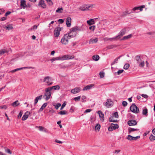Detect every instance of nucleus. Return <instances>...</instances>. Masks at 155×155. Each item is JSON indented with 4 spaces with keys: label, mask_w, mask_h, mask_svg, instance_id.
Instances as JSON below:
<instances>
[{
    "label": "nucleus",
    "mask_w": 155,
    "mask_h": 155,
    "mask_svg": "<svg viewBox=\"0 0 155 155\" xmlns=\"http://www.w3.org/2000/svg\"><path fill=\"white\" fill-rule=\"evenodd\" d=\"M97 113L99 115L100 120L101 121L103 122L104 120V114L101 110L98 111Z\"/></svg>",
    "instance_id": "dca6fc26"
},
{
    "label": "nucleus",
    "mask_w": 155,
    "mask_h": 155,
    "mask_svg": "<svg viewBox=\"0 0 155 155\" xmlns=\"http://www.w3.org/2000/svg\"><path fill=\"white\" fill-rule=\"evenodd\" d=\"M92 58L94 61H97L99 60L100 57L97 55H95L92 56Z\"/></svg>",
    "instance_id": "473e14b6"
},
{
    "label": "nucleus",
    "mask_w": 155,
    "mask_h": 155,
    "mask_svg": "<svg viewBox=\"0 0 155 155\" xmlns=\"http://www.w3.org/2000/svg\"><path fill=\"white\" fill-rule=\"evenodd\" d=\"M87 22L89 25H93L95 23V21L94 19H90V20H87Z\"/></svg>",
    "instance_id": "a878e982"
},
{
    "label": "nucleus",
    "mask_w": 155,
    "mask_h": 155,
    "mask_svg": "<svg viewBox=\"0 0 155 155\" xmlns=\"http://www.w3.org/2000/svg\"><path fill=\"white\" fill-rule=\"evenodd\" d=\"M47 105V103H44L41 106V107L39 110V111H42L46 107Z\"/></svg>",
    "instance_id": "2f4dec72"
},
{
    "label": "nucleus",
    "mask_w": 155,
    "mask_h": 155,
    "mask_svg": "<svg viewBox=\"0 0 155 155\" xmlns=\"http://www.w3.org/2000/svg\"><path fill=\"white\" fill-rule=\"evenodd\" d=\"M19 104V103L18 101H16L14 102H13L12 104V105L14 107H15L17 106Z\"/></svg>",
    "instance_id": "72a5a7b5"
},
{
    "label": "nucleus",
    "mask_w": 155,
    "mask_h": 155,
    "mask_svg": "<svg viewBox=\"0 0 155 155\" xmlns=\"http://www.w3.org/2000/svg\"><path fill=\"white\" fill-rule=\"evenodd\" d=\"M109 39H110V41H112L114 40L116 41L118 39H119V38H118L117 37V36L112 38H110Z\"/></svg>",
    "instance_id": "79ce46f5"
},
{
    "label": "nucleus",
    "mask_w": 155,
    "mask_h": 155,
    "mask_svg": "<svg viewBox=\"0 0 155 155\" xmlns=\"http://www.w3.org/2000/svg\"><path fill=\"white\" fill-rule=\"evenodd\" d=\"M98 41V39L97 38L91 39L90 41V44H93L96 43Z\"/></svg>",
    "instance_id": "c756f323"
},
{
    "label": "nucleus",
    "mask_w": 155,
    "mask_h": 155,
    "mask_svg": "<svg viewBox=\"0 0 155 155\" xmlns=\"http://www.w3.org/2000/svg\"><path fill=\"white\" fill-rule=\"evenodd\" d=\"M118 127L119 126L117 124H114L112 123L111 124L110 126L108 127V130L111 131L117 129Z\"/></svg>",
    "instance_id": "1a4fd4ad"
},
{
    "label": "nucleus",
    "mask_w": 155,
    "mask_h": 155,
    "mask_svg": "<svg viewBox=\"0 0 155 155\" xmlns=\"http://www.w3.org/2000/svg\"><path fill=\"white\" fill-rule=\"evenodd\" d=\"M55 142L57 143H61V144L62 143H63V142L60 141L59 140H58L57 139H56L55 140Z\"/></svg>",
    "instance_id": "e2e57ef3"
},
{
    "label": "nucleus",
    "mask_w": 155,
    "mask_h": 155,
    "mask_svg": "<svg viewBox=\"0 0 155 155\" xmlns=\"http://www.w3.org/2000/svg\"><path fill=\"white\" fill-rule=\"evenodd\" d=\"M38 5L39 6H40L43 8H46V4L45 3L44 1L42 0H40L38 4Z\"/></svg>",
    "instance_id": "412c9836"
},
{
    "label": "nucleus",
    "mask_w": 155,
    "mask_h": 155,
    "mask_svg": "<svg viewBox=\"0 0 155 155\" xmlns=\"http://www.w3.org/2000/svg\"><path fill=\"white\" fill-rule=\"evenodd\" d=\"M95 5L94 4L84 5L79 8V9L82 11L91 10L93 8H95Z\"/></svg>",
    "instance_id": "7ed1b4c3"
},
{
    "label": "nucleus",
    "mask_w": 155,
    "mask_h": 155,
    "mask_svg": "<svg viewBox=\"0 0 155 155\" xmlns=\"http://www.w3.org/2000/svg\"><path fill=\"white\" fill-rule=\"evenodd\" d=\"M127 124L129 126H134L137 124V122L134 120H130L128 121Z\"/></svg>",
    "instance_id": "2eb2a0df"
},
{
    "label": "nucleus",
    "mask_w": 155,
    "mask_h": 155,
    "mask_svg": "<svg viewBox=\"0 0 155 155\" xmlns=\"http://www.w3.org/2000/svg\"><path fill=\"white\" fill-rule=\"evenodd\" d=\"M22 111H20L19 114L18 115V119H19L20 118L22 115Z\"/></svg>",
    "instance_id": "864d4df0"
},
{
    "label": "nucleus",
    "mask_w": 155,
    "mask_h": 155,
    "mask_svg": "<svg viewBox=\"0 0 155 155\" xmlns=\"http://www.w3.org/2000/svg\"><path fill=\"white\" fill-rule=\"evenodd\" d=\"M80 91L81 89L80 88L77 87L72 89L71 91V92L72 94H75L79 92Z\"/></svg>",
    "instance_id": "aec40b11"
},
{
    "label": "nucleus",
    "mask_w": 155,
    "mask_h": 155,
    "mask_svg": "<svg viewBox=\"0 0 155 155\" xmlns=\"http://www.w3.org/2000/svg\"><path fill=\"white\" fill-rule=\"evenodd\" d=\"M139 130L138 129H135L130 127L128 128V131L129 133H130L132 132L135 131H139Z\"/></svg>",
    "instance_id": "c85d7f7f"
},
{
    "label": "nucleus",
    "mask_w": 155,
    "mask_h": 155,
    "mask_svg": "<svg viewBox=\"0 0 155 155\" xmlns=\"http://www.w3.org/2000/svg\"><path fill=\"white\" fill-rule=\"evenodd\" d=\"M42 95H41L39 96H37L35 99L34 101V105H35L38 102L39 100H41L42 98Z\"/></svg>",
    "instance_id": "393cba45"
},
{
    "label": "nucleus",
    "mask_w": 155,
    "mask_h": 155,
    "mask_svg": "<svg viewBox=\"0 0 155 155\" xmlns=\"http://www.w3.org/2000/svg\"><path fill=\"white\" fill-rule=\"evenodd\" d=\"M81 99V96H79L77 97H74V100L76 101H79Z\"/></svg>",
    "instance_id": "8fccbe9b"
},
{
    "label": "nucleus",
    "mask_w": 155,
    "mask_h": 155,
    "mask_svg": "<svg viewBox=\"0 0 155 155\" xmlns=\"http://www.w3.org/2000/svg\"><path fill=\"white\" fill-rule=\"evenodd\" d=\"M126 31V29L125 28L122 29L118 33L117 37L120 39L125 34Z\"/></svg>",
    "instance_id": "9d476101"
},
{
    "label": "nucleus",
    "mask_w": 155,
    "mask_h": 155,
    "mask_svg": "<svg viewBox=\"0 0 155 155\" xmlns=\"http://www.w3.org/2000/svg\"><path fill=\"white\" fill-rule=\"evenodd\" d=\"M58 114L60 115H65L68 114V112L66 110L61 111L58 113Z\"/></svg>",
    "instance_id": "f704fd0d"
},
{
    "label": "nucleus",
    "mask_w": 155,
    "mask_h": 155,
    "mask_svg": "<svg viewBox=\"0 0 155 155\" xmlns=\"http://www.w3.org/2000/svg\"><path fill=\"white\" fill-rule=\"evenodd\" d=\"M81 31V28L78 26H75L70 29V31L67 34L69 35V36L71 38L75 37L77 35V31Z\"/></svg>",
    "instance_id": "f257e3e1"
},
{
    "label": "nucleus",
    "mask_w": 155,
    "mask_h": 155,
    "mask_svg": "<svg viewBox=\"0 0 155 155\" xmlns=\"http://www.w3.org/2000/svg\"><path fill=\"white\" fill-rule=\"evenodd\" d=\"M124 71V70L123 69L122 70H119L116 73H117V75H119L121 73H122L123 71Z\"/></svg>",
    "instance_id": "3c124183"
},
{
    "label": "nucleus",
    "mask_w": 155,
    "mask_h": 155,
    "mask_svg": "<svg viewBox=\"0 0 155 155\" xmlns=\"http://www.w3.org/2000/svg\"><path fill=\"white\" fill-rule=\"evenodd\" d=\"M20 6L21 8L25 9L27 7L26 1L25 0H21L20 2Z\"/></svg>",
    "instance_id": "a211bd4d"
},
{
    "label": "nucleus",
    "mask_w": 155,
    "mask_h": 155,
    "mask_svg": "<svg viewBox=\"0 0 155 155\" xmlns=\"http://www.w3.org/2000/svg\"><path fill=\"white\" fill-rule=\"evenodd\" d=\"M8 51L7 50L3 49H1L0 50V55H2L5 53H8Z\"/></svg>",
    "instance_id": "cd10ccee"
},
{
    "label": "nucleus",
    "mask_w": 155,
    "mask_h": 155,
    "mask_svg": "<svg viewBox=\"0 0 155 155\" xmlns=\"http://www.w3.org/2000/svg\"><path fill=\"white\" fill-rule=\"evenodd\" d=\"M140 138V136H137L135 137H133L130 135H128L127 137V139L130 140H136Z\"/></svg>",
    "instance_id": "4468645a"
},
{
    "label": "nucleus",
    "mask_w": 155,
    "mask_h": 155,
    "mask_svg": "<svg viewBox=\"0 0 155 155\" xmlns=\"http://www.w3.org/2000/svg\"><path fill=\"white\" fill-rule=\"evenodd\" d=\"M74 58L72 56L69 55H64L60 56L56 58H54L50 59L51 63L53 62L54 61L57 60L64 61L65 60H69L72 59Z\"/></svg>",
    "instance_id": "f03ea898"
},
{
    "label": "nucleus",
    "mask_w": 155,
    "mask_h": 155,
    "mask_svg": "<svg viewBox=\"0 0 155 155\" xmlns=\"http://www.w3.org/2000/svg\"><path fill=\"white\" fill-rule=\"evenodd\" d=\"M61 31V28L58 27L57 28L54 30V35L56 37H58L59 36L60 32Z\"/></svg>",
    "instance_id": "ddd939ff"
},
{
    "label": "nucleus",
    "mask_w": 155,
    "mask_h": 155,
    "mask_svg": "<svg viewBox=\"0 0 155 155\" xmlns=\"http://www.w3.org/2000/svg\"><path fill=\"white\" fill-rule=\"evenodd\" d=\"M127 104V103L126 101H123L122 102V105L124 107L126 106Z\"/></svg>",
    "instance_id": "4d7b16f0"
},
{
    "label": "nucleus",
    "mask_w": 155,
    "mask_h": 155,
    "mask_svg": "<svg viewBox=\"0 0 155 155\" xmlns=\"http://www.w3.org/2000/svg\"><path fill=\"white\" fill-rule=\"evenodd\" d=\"M48 87L51 90H52L53 89H54V90H58L60 88L59 86L58 85H56Z\"/></svg>",
    "instance_id": "bb28decb"
},
{
    "label": "nucleus",
    "mask_w": 155,
    "mask_h": 155,
    "mask_svg": "<svg viewBox=\"0 0 155 155\" xmlns=\"http://www.w3.org/2000/svg\"><path fill=\"white\" fill-rule=\"evenodd\" d=\"M6 18H7L6 17H4L2 18H1V20L2 21H3L5 20L6 19Z\"/></svg>",
    "instance_id": "338daca9"
},
{
    "label": "nucleus",
    "mask_w": 155,
    "mask_h": 155,
    "mask_svg": "<svg viewBox=\"0 0 155 155\" xmlns=\"http://www.w3.org/2000/svg\"><path fill=\"white\" fill-rule=\"evenodd\" d=\"M70 38H71L69 36V35L66 34L64 35L61 38V42L63 45H67L68 42V40Z\"/></svg>",
    "instance_id": "39448f33"
},
{
    "label": "nucleus",
    "mask_w": 155,
    "mask_h": 155,
    "mask_svg": "<svg viewBox=\"0 0 155 155\" xmlns=\"http://www.w3.org/2000/svg\"><path fill=\"white\" fill-rule=\"evenodd\" d=\"M5 152L10 154H11L12 153V152L10 150L8 149H5Z\"/></svg>",
    "instance_id": "603ef678"
},
{
    "label": "nucleus",
    "mask_w": 155,
    "mask_h": 155,
    "mask_svg": "<svg viewBox=\"0 0 155 155\" xmlns=\"http://www.w3.org/2000/svg\"><path fill=\"white\" fill-rule=\"evenodd\" d=\"M130 109L132 112L135 114L138 113L139 112L138 108L135 104H133L130 106Z\"/></svg>",
    "instance_id": "6e6552de"
},
{
    "label": "nucleus",
    "mask_w": 155,
    "mask_h": 155,
    "mask_svg": "<svg viewBox=\"0 0 155 155\" xmlns=\"http://www.w3.org/2000/svg\"><path fill=\"white\" fill-rule=\"evenodd\" d=\"M53 105L55 107V109L58 110L59 107L61 106V104L60 103H57L56 104H53Z\"/></svg>",
    "instance_id": "4c0bfd02"
},
{
    "label": "nucleus",
    "mask_w": 155,
    "mask_h": 155,
    "mask_svg": "<svg viewBox=\"0 0 155 155\" xmlns=\"http://www.w3.org/2000/svg\"><path fill=\"white\" fill-rule=\"evenodd\" d=\"M46 1L49 5H51L52 4V3L51 0H46Z\"/></svg>",
    "instance_id": "13d9d810"
},
{
    "label": "nucleus",
    "mask_w": 155,
    "mask_h": 155,
    "mask_svg": "<svg viewBox=\"0 0 155 155\" xmlns=\"http://www.w3.org/2000/svg\"><path fill=\"white\" fill-rule=\"evenodd\" d=\"M91 110H92L91 109H87L86 110L84 111V113H89V112H90L91 111Z\"/></svg>",
    "instance_id": "052dcab7"
},
{
    "label": "nucleus",
    "mask_w": 155,
    "mask_h": 155,
    "mask_svg": "<svg viewBox=\"0 0 155 155\" xmlns=\"http://www.w3.org/2000/svg\"><path fill=\"white\" fill-rule=\"evenodd\" d=\"M94 86L93 84H90L85 87L83 89V91H85L89 90L91 89L92 87Z\"/></svg>",
    "instance_id": "b1692460"
},
{
    "label": "nucleus",
    "mask_w": 155,
    "mask_h": 155,
    "mask_svg": "<svg viewBox=\"0 0 155 155\" xmlns=\"http://www.w3.org/2000/svg\"><path fill=\"white\" fill-rule=\"evenodd\" d=\"M135 60L137 63L139 67H143L144 66L145 62L144 60L142 59L140 56L137 55L136 56Z\"/></svg>",
    "instance_id": "20e7f679"
},
{
    "label": "nucleus",
    "mask_w": 155,
    "mask_h": 155,
    "mask_svg": "<svg viewBox=\"0 0 155 155\" xmlns=\"http://www.w3.org/2000/svg\"><path fill=\"white\" fill-rule=\"evenodd\" d=\"M51 91L49 87L46 88L45 89V93L43 97H46L45 100L46 101L48 100L51 97Z\"/></svg>",
    "instance_id": "423d86ee"
},
{
    "label": "nucleus",
    "mask_w": 155,
    "mask_h": 155,
    "mask_svg": "<svg viewBox=\"0 0 155 155\" xmlns=\"http://www.w3.org/2000/svg\"><path fill=\"white\" fill-rule=\"evenodd\" d=\"M145 8V5H142L138 7H135L132 10L133 11H135L134 12H136V11H137L138 10H139L140 11H143V9Z\"/></svg>",
    "instance_id": "f8f14e48"
},
{
    "label": "nucleus",
    "mask_w": 155,
    "mask_h": 155,
    "mask_svg": "<svg viewBox=\"0 0 155 155\" xmlns=\"http://www.w3.org/2000/svg\"><path fill=\"white\" fill-rule=\"evenodd\" d=\"M63 11V9L62 8H58L57 9L56 11V12L57 13H62V12Z\"/></svg>",
    "instance_id": "ea45409f"
},
{
    "label": "nucleus",
    "mask_w": 155,
    "mask_h": 155,
    "mask_svg": "<svg viewBox=\"0 0 155 155\" xmlns=\"http://www.w3.org/2000/svg\"><path fill=\"white\" fill-rule=\"evenodd\" d=\"M30 114V112L29 111H27L25 113V114L24 115L23 117L22 118V120H26L28 117L29 115Z\"/></svg>",
    "instance_id": "4be33fe9"
},
{
    "label": "nucleus",
    "mask_w": 155,
    "mask_h": 155,
    "mask_svg": "<svg viewBox=\"0 0 155 155\" xmlns=\"http://www.w3.org/2000/svg\"><path fill=\"white\" fill-rule=\"evenodd\" d=\"M66 105V103L65 102H64L63 104H62L61 107L60 108L61 110H62L63 108L65 107Z\"/></svg>",
    "instance_id": "5fc2aeb1"
},
{
    "label": "nucleus",
    "mask_w": 155,
    "mask_h": 155,
    "mask_svg": "<svg viewBox=\"0 0 155 155\" xmlns=\"http://www.w3.org/2000/svg\"><path fill=\"white\" fill-rule=\"evenodd\" d=\"M38 26V25H35L31 28L30 29H29V30L30 31H32V30L36 29L37 28Z\"/></svg>",
    "instance_id": "49530a36"
},
{
    "label": "nucleus",
    "mask_w": 155,
    "mask_h": 155,
    "mask_svg": "<svg viewBox=\"0 0 155 155\" xmlns=\"http://www.w3.org/2000/svg\"><path fill=\"white\" fill-rule=\"evenodd\" d=\"M36 127L38 128L39 130L41 131H43L45 133H47L48 131L47 129L42 126H36Z\"/></svg>",
    "instance_id": "5701e85b"
},
{
    "label": "nucleus",
    "mask_w": 155,
    "mask_h": 155,
    "mask_svg": "<svg viewBox=\"0 0 155 155\" xmlns=\"http://www.w3.org/2000/svg\"><path fill=\"white\" fill-rule=\"evenodd\" d=\"M142 114L143 115L147 116V109L145 108L143 110Z\"/></svg>",
    "instance_id": "58836bf2"
},
{
    "label": "nucleus",
    "mask_w": 155,
    "mask_h": 155,
    "mask_svg": "<svg viewBox=\"0 0 155 155\" xmlns=\"http://www.w3.org/2000/svg\"><path fill=\"white\" fill-rule=\"evenodd\" d=\"M95 28V26L94 25H93L91 26H90L89 27V29L92 30L93 31H94Z\"/></svg>",
    "instance_id": "6e6d98bb"
},
{
    "label": "nucleus",
    "mask_w": 155,
    "mask_h": 155,
    "mask_svg": "<svg viewBox=\"0 0 155 155\" xmlns=\"http://www.w3.org/2000/svg\"><path fill=\"white\" fill-rule=\"evenodd\" d=\"M132 36V35L130 34L128 35L124 36L122 39V40H125L131 38Z\"/></svg>",
    "instance_id": "7c9ffc66"
},
{
    "label": "nucleus",
    "mask_w": 155,
    "mask_h": 155,
    "mask_svg": "<svg viewBox=\"0 0 155 155\" xmlns=\"http://www.w3.org/2000/svg\"><path fill=\"white\" fill-rule=\"evenodd\" d=\"M3 28L5 29L8 31L12 30L13 29V27L12 24H8L6 25H4Z\"/></svg>",
    "instance_id": "f3484780"
},
{
    "label": "nucleus",
    "mask_w": 155,
    "mask_h": 155,
    "mask_svg": "<svg viewBox=\"0 0 155 155\" xmlns=\"http://www.w3.org/2000/svg\"><path fill=\"white\" fill-rule=\"evenodd\" d=\"M101 128V125L99 124H97L95 126V130H98L99 131Z\"/></svg>",
    "instance_id": "e433bc0d"
},
{
    "label": "nucleus",
    "mask_w": 155,
    "mask_h": 155,
    "mask_svg": "<svg viewBox=\"0 0 155 155\" xmlns=\"http://www.w3.org/2000/svg\"><path fill=\"white\" fill-rule=\"evenodd\" d=\"M120 151V150H115V151L114 153L116 154H117L119 153Z\"/></svg>",
    "instance_id": "774afa93"
},
{
    "label": "nucleus",
    "mask_w": 155,
    "mask_h": 155,
    "mask_svg": "<svg viewBox=\"0 0 155 155\" xmlns=\"http://www.w3.org/2000/svg\"><path fill=\"white\" fill-rule=\"evenodd\" d=\"M64 20L60 19L58 20V22H59L60 23L62 24L64 22Z\"/></svg>",
    "instance_id": "bf43d9fd"
},
{
    "label": "nucleus",
    "mask_w": 155,
    "mask_h": 155,
    "mask_svg": "<svg viewBox=\"0 0 155 155\" xmlns=\"http://www.w3.org/2000/svg\"><path fill=\"white\" fill-rule=\"evenodd\" d=\"M113 117H114L116 118H117L118 117V113L117 112H114L112 114Z\"/></svg>",
    "instance_id": "37998d69"
},
{
    "label": "nucleus",
    "mask_w": 155,
    "mask_h": 155,
    "mask_svg": "<svg viewBox=\"0 0 155 155\" xmlns=\"http://www.w3.org/2000/svg\"><path fill=\"white\" fill-rule=\"evenodd\" d=\"M26 68H25V67H24V68H17L15 69L12 70V71H11L10 72H11V73H14V72H15L17 71L22 70L23 68L25 69Z\"/></svg>",
    "instance_id": "c9c22d12"
},
{
    "label": "nucleus",
    "mask_w": 155,
    "mask_h": 155,
    "mask_svg": "<svg viewBox=\"0 0 155 155\" xmlns=\"http://www.w3.org/2000/svg\"><path fill=\"white\" fill-rule=\"evenodd\" d=\"M141 95L143 97L145 98H147L148 97L147 95L144 94H142Z\"/></svg>",
    "instance_id": "0e129e2a"
},
{
    "label": "nucleus",
    "mask_w": 155,
    "mask_h": 155,
    "mask_svg": "<svg viewBox=\"0 0 155 155\" xmlns=\"http://www.w3.org/2000/svg\"><path fill=\"white\" fill-rule=\"evenodd\" d=\"M113 105V102L110 99H107L105 104H104V105L106 106L107 107H110L112 106Z\"/></svg>",
    "instance_id": "9b49d317"
},
{
    "label": "nucleus",
    "mask_w": 155,
    "mask_h": 155,
    "mask_svg": "<svg viewBox=\"0 0 155 155\" xmlns=\"http://www.w3.org/2000/svg\"><path fill=\"white\" fill-rule=\"evenodd\" d=\"M52 81L51 78L50 76H48L44 78L43 82H45L48 86H50L53 84V83L51 82Z\"/></svg>",
    "instance_id": "0eeeda50"
},
{
    "label": "nucleus",
    "mask_w": 155,
    "mask_h": 155,
    "mask_svg": "<svg viewBox=\"0 0 155 155\" xmlns=\"http://www.w3.org/2000/svg\"><path fill=\"white\" fill-rule=\"evenodd\" d=\"M129 67L130 64H126L124 65V68L125 70H127L129 68Z\"/></svg>",
    "instance_id": "c03bdc74"
},
{
    "label": "nucleus",
    "mask_w": 155,
    "mask_h": 155,
    "mask_svg": "<svg viewBox=\"0 0 155 155\" xmlns=\"http://www.w3.org/2000/svg\"><path fill=\"white\" fill-rule=\"evenodd\" d=\"M7 107V106L6 105H1L0 106V109H6Z\"/></svg>",
    "instance_id": "de8ad7c7"
},
{
    "label": "nucleus",
    "mask_w": 155,
    "mask_h": 155,
    "mask_svg": "<svg viewBox=\"0 0 155 155\" xmlns=\"http://www.w3.org/2000/svg\"><path fill=\"white\" fill-rule=\"evenodd\" d=\"M60 67L62 68H66V66L65 65H63L61 64L60 65Z\"/></svg>",
    "instance_id": "69168bd1"
},
{
    "label": "nucleus",
    "mask_w": 155,
    "mask_h": 155,
    "mask_svg": "<svg viewBox=\"0 0 155 155\" xmlns=\"http://www.w3.org/2000/svg\"><path fill=\"white\" fill-rule=\"evenodd\" d=\"M120 57H118L117 58L115 59L114 61L111 63V65H113L115 63H116L117 62L118 59H119Z\"/></svg>",
    "instance_id": "a18cd8bd"
},
{
    "label": "nucleus",
    "mask_w": 155,
    "mask_h": 155,
    "mask_svg": "<svg viewBox=\"0 0 155 155\" xmlns=\"http://www.w3.org/2000/svg\"><path fill=\"white\" fill-rule=\"evenodd\" d=\"M71 19L70 17H68L66 19V24L68 27H70L71 26Z\"/></svg>",
    "instance_id": "6ab92c4d"
},
{
    "label": "nucleus",
    "mask_w": 155,
    "mask_h": 155,
    "mask_svg": "<svg viewBox=\"0 0 155 155\" xmlns=\"http://www.w3.org/2000/svg\"><path fill=\"white\" fill-rule=\"evenodd\" d=\"M149 139L151 141H153L155 140V136L152 134H151L149 137Z\"/></svg>",
    "instance_id": "a19ab883"
},
{
    "label": "nucleus",
    "mask_w": 155,
    "mask_h": 155,
    "mask_svg": "<svg viewBox=\"0 0 155 155\" xmlns=\"http://www.w3.org/2000/svg\"><path fill=\"white\" fill-rule=\"evenodd\" d=\"M109 121L110 122H117V120H114V119H113V120H112L111 119V118H109Z\"/></svg>",
    "instance_id": "680f3d73"
},
{
    "label": "nucleus",
    "mask_w": 155,
    "mask_h": 155,
    "mask_svg": "<svg viewBox=\"0 0 155 155\" xmlns=\"http://www.w3.org/2000/svg\"><path fill=\"white\" fill-rule=\"evenodd\" d=\"M100 76L101 78H103L104 76V73L101 71L100 73Z\"/></svg>",
    "instance_id": "09e8293b"
}]
</instances>
